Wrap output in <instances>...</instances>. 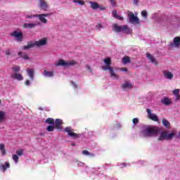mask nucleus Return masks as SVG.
Returning a JSON list of instances; mask_svg holds the SVG:
<instances>
[{
    "label": "nucleus",
    "mask_w": 180,
    "mask_h": 180,
    "mask_svg": "<svg viewBox=\"0 0 180 180\" xmlns=\"http://www.w3.org/2000/svg\"><path fill=\"white\" fill-rule=\"evenodd\" d=\"M13 160L18 164V162H19V156H18V155H13Z\"/></svg>",
    "instance_id": "obj_36"
},
{
    "label": "nucleus",
    "mask_w": 180,
    "mask_h": 180,
    "mask_svg": "<svg viewBox=\"0 0 180 180\" xmlns=\"http://www.w3.org/2000/svg\"><path fill=\"white\" fill-rule=\"evenodd\" d=\"M27 74L31 81H34V69L28 68L27 69Z\"/></svg>",
    "instance_id": "obj_16"
},
{
    "label": "nucleus",
    "mask_w": 180,
    "mask_h": 180,
    "mask_svg": "<svg viewBox=\"0 0 180 180\" xmlns=\"http://www.w3.org/2000/svg\"><path fill=\"white\" fill-rule=\"evenodd\" d=\"M175 136V133L172 132L168 134V131H162L160 137L158 139V141H164V140H172Z\"/></svg>",
    "instance_id": "obj_4"
},
{
    "label": "nucleus",
    "mask_w": 180,
    "mask_h": 180,
    "mask_svg": "<svg viewBox=\"0 0 180 180\" xmlns=\"http://www.w3.org/2000/svg\"><path fill=\"white\" fill-rule=\"evenodd\" d=\"M34 47V42L33 41H28L27 45L23 46V50H30V49H33Z\"/></svg>",
    "instance_id": "obj_22"
},
{
    "label": "nucleus",
    "mask_w": 180,
    "mask_h": 180,
    "mask_svg": "<svg viewBox=\"0 0 180 180\" xmlns=\"http://www.w3.org/2000/svg\"><path fill=\"white\" fill-rule=\"evenodd\" d=\"M163 77L166 78V79H172L174 78V74L168 70L162 71Z\"/></svg>",
    "instance_id": "obj_14"
},
{
    "label": "nucleus",
    "mask_w": 180,
    "mask_h": 180,
    "mask_svg": "<svg viewBox=\"0 0 180 180\" xmlns=\"http://www.w3.org/2000/svg\"><path fill=\"white\" fill-rule=\"evenodd\" d=\"M64 131L68 134L69 137H72V139H79L81 137V134L74 132V129L71 127H66Z\"/></svg>",
    "instance_id": "obj_5"
},
{
    "label": "nucleus",
    "mask_w": 180,
    "mask_h": 180,
    "mask_svg": "<svg viewBox=\"0 0 180 180\" xmlns=\"http://www.w3.org/2000/svg\"><path fill=\"white\" fill-rule=\"evenodd\" d=\"M11 37H15L17 41H23V32L14 31L11 34Z\"/></svg>",
    "instance_id": "obj_9"
},
{
    "label": "nucleus",
    "mask_w": 180,
    "mask_h": 180,
    "mask_svg": "<svg viewBox=\"0 0 180 180\" xmlns=\"http://www.w3.org/2000/svg\"><path fill=\"white\" fill-rule=\"evenodd\" d=\"M161 102L163 105H165V106H169V105H172V101H171V99L167 97L162 98Z\"/></svg>",
    "instance_id": "obj_19"
},
{
    "label": "nucleus",
    "mask_w": 180,
    "mask_h": 180,
    "mask_svg": "<svg viewBox=\"0 0 180 180\" xmlns=\"http://www.w3.org/2000/svg\"><path fill=\"white\" fill-rule=\"evenodd\" d=\"M5 149V145L4 143L0 144V150Z\"/></svg>",
    "instance_id": "obj_48"
},
{
    "label": "nucleus",
    "mask_w": 180,
    "mask_h": 180,
    "mask_svg": "<svg viewBox=\"0 0 180 180\" xmlns=\"http://www.w3.org/2000/svg\"><path fill=\"white\" fill-rule=\"evenodd\" d=\"M146 57L147 58H148L149 60H150V62L153 64H155V65H158V62L157 61V59H155V57L153 56V55H150L149 53H147Z\"/></svg>",
    "instance_id": "obj_17"
},
{
    "label": "nucleus",
    "mask_w": 180,
    "mask_h": 180,
    "mask_svg": "<svg viewBox=\"0 0 180 180\" xmlns=\"http://www.w3.org/2000/svg\"><path fill=\"white\" fill-rule=\"evenodd\" d=\"M39 8H40V9H42V11H46L49 9V4H47V2L44 0H39Z\"/></svg>",
    "instance_id": "obj_13"
},
{
    "label": "nucleus",
    "mask_w": 180,
    "mask_h": 180,
    "mask_svg": "<svg viewBox=\"0 0 180 180\" xmlns=\"http://www.w3.org/2000/svg\"><path fill=\"white\" fill-rule=\"evenodd\" d=\"M37 26V23H24L23 27L24 29H34Z\"/></svg>",
    "instance_id": "obj_20"
},
{
    "label": "nucleus",
    "mask_w": 180,
    "mask_h": 180,
    "mask_svg": "<svg viewBox=\"0 0 180 180\" xmlns=\"http://www.w3.org/2000/svg\"><path fill=\"white\" fill-rule=\"evenodd\" d=\"M113 32L116 33H125L126 34H130L131 33V30L129 28L128 25H121L119 26L117 24H114L112 26Z\"/></svg>",
    "instance_id": "obj_2"
},
{
    "label": "nucleus",
    "mask_w": 180,
    "mask_h": 180,
    "mask_svg": "<svg viewBox=\"0 0 180 180\" xmlns=\"http://www.w3.org/2000/svg\"><path fill=\"white\" fill-rule=\"evenodd\" d=\"M25 84L26 85V86H30V80L27 79L25 82Z\"/></svg>",
    "instance_id": "obj_44"
},
{
    "label": "nucleus",
    "mask_w": 180,
    "mask_h": 180,
    "mask_svg": "<svg viewBox=\"0 0 180 180\" xmlns=\"http://www.w3.org/2000/svg\"><path fill=\"white\" fill-rule=\"evenodd\" d=\"M121 71H124V72H127V68H121Z\"/></svg>",
    "instance_id": "obj_53"
},
{
    "label": "nucleus",
    "mask_w": 180,
    "mask_h": 180,
    "mask_svg": "<svg viewBox=\"0 0 180 180\" xmlns=\"http://www.w3.org/2000/svg\"><path fill=\"white\" fill-rule=\"evenodd\" d=\"M90 4V8L94 11H96V9H99V4L96 1H89Z\"/></svg>",
    "instance_id": "obj_21"
},
{
    "label": "nucleus",
    "mask_w": 180,
    "mask_h": 180,
    "mask_svg": "<svg viewBox=\"0 0 180 180\" xmlns=\"http://www.w3.org/2000/svg\"><path fill=\"white\" fill-rule=\"evenodd\" d=\"M75 64H77L75 60L67 62L64 59H60L58 62L55 63L56 67H71L75 65Z\"/></svg>",
    "instance_id": "obj_3"
},
{
    "label": "nucleus",
    "mask_w": 180,
    "mask_h": 180,
    "mask_svg": "<svg viewBox=\"0 0 180 180\" xmlns=\"http://www.w3.org/2000/svg\"><path fill=\"white\" fill-rule=\"evenodd\" d=\"M162 123L165 126V127H169L171 124H169V122L165 119L162 120Z\"/></svg>",
    "instance_id": "obj_32"
},
{
    "label": "nucleus",
    "mask_w": 180,
    "mask_h": 180,
    "mask_svg": "<svg viewBox=\"0 0 180 180\" xmlns=\"http://www.w3.org/2000/svg\"><path fill=\"white\" fill-rule=\"evenodd\" d=\"M27 18L30 19L31 18H36V15H27Z\"/></svg>",
    "instance_id": "obj_52"
},
{
    "label": "nucleus",
    "mask_w": 180,
    "mask_h": 180,
    "mask_svg": "<svg viewBox=\"0 0 180 180\" xmlns=\"http://www.w3.org/2000/svg\"><path fill=\"white\" fill-rule=\"evenodd\" d=\"M98 9H100V11H105L106 8L104 7L103 6L99 5Z\"/></svg>",
    "instance_id": "obj_43"
},
{
    "label": "nucleus",
    "mask_w": 180,
    "mask_h": 180,
    "mask_svg": "<svg viewBox=\"0 0 180 180\" xmlns=\"http://www.w3.org/2000/svg\"><path fill=\"white\" fill-rule=\"evenodd\" d=\"M56 129V127L55 126H53V125H49L46 127V130L48 131H54V129Z\"/></svg>",
    "instance_id": "obj_34"
},
{
    "label": "nucleus",
    "mask_w": 180,
    "mask_h": 180,
    "mask_svg": "<svg viewBox=\"0 0 180 180\" xmlns=\"http://www.w3.org/2000/svg\"><path fill=\"white\" fill-rule=\"evenodd\" d=\"M53 124L56 130H59V131H63V124H64V122H63V120L56 119Z\"/></svg>",
    "instance_id": "obj_11"
},
{
    "label": "nucleus",
    "mask_w": 180,
    "mask_h": 180,
    "mask_svg": "<svg viewBox=\"0 0 180 180\" xmlns=\"http://www.w3.org/2000/svg\"><path fill=\"white\" fill-rule=\"evenodd\" d=\"M158 131H160V130L157 127H147L145 130V133L148 134V136L158 134Z\"/></svg>",
    "instance_id": "obj_6"
},
{
    "label": "nucleus",
    "mask_w": 180,
    "mask_h": 180,
    "mask_svg": "<svg viewBox=\"0 0 180 180\" xmlns=\"http://www.w3.org/2000/svg\"><path fill=\"white\" fill-rule=\"evenodd\" d=\"M109 1L112 6H116V3L115 2V0H109Z\"/></svg>",
    "instance_id": "obj_46"
},
{
    "label": "nucleus",
    "mask_w": 180,
    "mask_h": 180,
    "mask_svg": "<svg viewBox=\"0 0 180 180\" xmlns=\"http://www.w3.org/2000/svg\"><path fill=\"white\" fill-rule=\"evenodd\" d=\"M15 153L17 154V155H18V157H22V155H23V150L20 149L18 150H16Z\"/></svg>",
    "instance_id": "obj_35"
},
{
    "label": "nucleus",
    "mask_w": 180,
    "mask_h": 180,
    "mask_svg": "<svg viewBox=\"0 0 180 180\" xmlns=\"http://www.w3.org/2000/svg\"><path fill=\"white\" fill-rule=\"evenodd\" d=\"M141 16H143V18H144V19H147V18L148 16V13H147V11H146V10L142 11Z\"/></svg>",
    "instance_id": "obj_33"
},
{
    "label": "nucleus",
    "mask_w": 180,
    "mask_h": 180,
    "mask_svg": "<svg viewBox=\"0 0 180 180\" xmlns=\"http://www.w3.org/2000/svg\"><path fill=\"white\" fill-rule=\"evenodd\" d=\"M18 56H20V57H22L23 60H30V58H29L27 54L23 55V52L22 51L18 52Z\"/></svg>",
    "instance_id": "obj_28"
},
{
    "label": "nucleus",
    "mask_w": 180,
    "mask_h": 180,
    "mask_svg": "<svg viewBox=\"0 0 180 180\" xmlns=\"http://www.w3.org/2000/svg\"><path fill=\"white\" fill-rule=\"evenodd\" d=\"M86 70H88L89 72H92V68H91V66H89V65H86Z\"/></svg>",
    "instance_id": "obj_41"
},
{
    "label": "nucleus",
    "mask_w": 180,
    "mask_h": 180,
    "mask_svg": "<svg viewBox=\"0 0 180 180\" xmlns=\"http://www.w3.org/2000/svg\"><path fill=\"white\" fill-rule=\"evenodd\" d=\"M47 45V38H43L39 41H34V47H43V46Z\"/></svg>",
    "instance_id": "obj_12"
},
{
    "label": "nucleus",
    "mask_w": 180,
    "mask_h": 180,
    "mask_svg": "<svg viewBox=\"0 0 180 180\" xmlns=\"http://www.w3.org/2000/svg\"><path fill=\"white\" fill-rule=\"evenodd\" d=\"M56 120H54V119L49 117L46 120L45 123H47L48 124H54Z\"/></svg>",
    "instance_id": "obj_29"
},
{
    "label": "nucleus",
    "mask_w": 180,
    "mask_h": 180,
    "mask_svg": "<svg viewBox=\"0 0 180 180\" xmlns=\"http://www.w3.org/2000/svg\"><path fill=\"white\" fill-rule=\"evenodd\" d=\"M148 117L150 120H153V122H158V117L155 114L148 113Z\"/></svg>",
    "instance_id": "obj_24"
},
{
    "label": "nucleus",
    "mask_w": 180,
    "mask_h": 180,
    "mask_svg": "<svg viewBox=\"0 0 180 180\" xmlns=\"http://www.w3.org/2000/svg\"><path fill=\"white\" fill-rule=\"evenodd\" d=\"M6 56H11V51L9 49L6 51Z\"/></svg>",
    "instance_id": "obj_51"
},
{
    "label": "nucleus",
    "mask_w": 180,
    "mask_h": 180,
    "mask_svg": "<svg viewBox=\"0 0 180 180\" xmlns=\"http://www.w3.org/2000/svg\"><path fill=\"white\" fill-rule=\"evenodd\" d=\"M121 88L124 91H127V89H131V88H133V85L131 84V83L126 82L121 85Z\"/></svg>",
    "instance_id": "obj_18"
},
{
    "label": "nucleus",
    "mask_w": 180,
    "mask_h": 180,
    "mask_svg": "<svg viewBox=\"0 0 180 180\" xmlns=\"http://www.w3.org/2000/svg\"><path fill=\"white\" fill-rule=\"evenodd\" d=\"M44 77H54V72H49L47 70H44Z\"/></svg>",
    "instance_id": "obj_27"
},
{
    "label": "nucleus",
    "mask_w": 180,
    "mask_h": 180,
    "mask_svg": "<svg viewBox=\"0 0 180 180\" xmlns=\"http://www.w3.org/2000/svg\"><path fill=\"white\" fill-rule=\"evenodd\" d=\"M8 168H11V164L9 162H6L4 165L1 166V169L3 172H5Z\"/></svg>",
    "instance_id": "obj_23"
},
{
    "label": "nucleus",
    "mask_w": 180,
    "mask_h": 180,
    "mask_svg": "<svg viewBox=\"0 0 180 180\" xmlns=\"http://www.w3.org/2000/svg\"><path fill=\"white\" fill-rule=\"evenodd\" d=\"M71 85H72L73 88H75V89H77V88H78V84H76L75 82H71Z\"/></svg>",
    "instance_id": "obj_42"
},
{
    "label": "nucleus",
    "mask_w": 180,
    "mask_h": 180,
    "mask_svg": "<svg viewBox=\"0 0 180 180\" xmlns=\"http://www.w3.org/2000/svg\"><path fill=\"white\" fill-rule=\"evenodd\" d=\"M11 78L17 79V81H23V76L18 72L11 74Z\"/></svg>",
    "instance_id": "obj_15"
},
{
    "label": "nucleus",
    "mask_w": 180,
    "mask_h": 180,
    "mask_svg": "<svg viewBox=\"0 0 180 180\" xmlns=\"http://www.w3.org/2000/svg\"><path fill=\"white\" fill-rule=\"evenodd\" d=\"M122 165H123V167H126V162L122 163Z\"/></svg>",
    "instance_id": "obj_55"
},
{
    "label": "nucleus",
    "mask_w": 180,
    "mask_h": 180,
    "mask_svg": "<svg viewBox=\"0 0 180 180\" xmlns=\"http://www.w3.org/2000/svg\"><path fill=\"white\" fill-rule=\"evenodd\" d=\"M128 19L129 20V23H132V25H139L140 19H139L133 12H129L128 14Z\"/></svg>",
    "instance_id": "obj_7"
},
{
    "label": "nucleus",
    "mask_w": 180,
    "mask_h": 180,
    "mask_svg": "<svg viewBox=\"0 0 180 180\" xmlns=\"http://www.w3.org/2000/svg\"><path fill=\"white\" fill-rule=\"evenodd\" d=\"M83 155H89L90 157H95V154L89 153L88 150H83L82 152Z\"/></svg>",
    "instance_id": "obj_30"
},
{
    "label": "nucleus",
    "mask_w": 180,
    "mask_h": 180,
    "mask_svg": "<svg viewBox=\"0 0 180 180\" xmlns=\"http://www.w3.org/2000/svg\"><path fill=\"white\" fill-rule=\"evenodd\" d=\"M134 5L139 6V0H134Z\"/></svg>",
    "instance_id": "obj_49"
},
{
    "label": "nucleus",
    "mask_w": 180,
    "mask_h": 180,
    "mask_svg": "<svg viewBox=\"0 0 180 180\" xmlns=\"http://www.w3.org/2000/svg\"><path fill=\"white\" fill-rule=\"evenodd\" d=\"M115 19H118V20H123V17L117 15L116 17H115Z\"/></svg>",
    "instance_id": "obj_47"
},
{
    "label": "nucleus",
    "mask_w": 180,
    "mask_h": 180,
    "mask_svg": "<svg viewBox=\"0 0 180 180\" xmlns=\"http://www.w3.org/2000/svg\"><path fill=\"white\" fill-rule=\"evenodd\" d=\"M112 15L113 18H115L117 15V11L116 10H113L112 12Z\"/></svg>",
    "instance_id": "obj_40"
},
{
    "label": "nucleus",
    "mask_w": 180,
    "mask_h": 180,
    "mask_svg": "<svg viewBox=\"0 0 180 180\" xmlns=\"http://www.w3.org/2000/svg\"><path fill=\"white\" fill-rule=\"evenodd\" d=\"M0 113H4V112L3 111H0Z\"/></svg>",
    "instance_id": "obj_58"
},
{
    "label": "nucleus",
    "mask_w": 180,
    "mask_h": 180,
    "mask_svg": "<svg viewBox=\"0 0 180 180\" xmlns=\"http://www.w3.org/2000/svg\"><path fill=\"white\" fill-rule=\"evenodd\" d=\"M72 2H74V4H78L79 5H82V6H84V5H85V1L82 0H73Z\"/></svg>",
    "instance_id": "obj_31"
},
{
    "label": "nucleus",
    "mask_w": 180,
    "mask_h": 180,
    "mask_svg": "<svg viewBox=\"0 0 180 180\" xmlns=\"http://www.w3.org/2000/svg\"><path fill=\"white\" fill-rule=\"evenodd\" d=\"M72 146H75V143H72Z\"/></svg>",
    "instance_id": "obj_57"
},
{
    "label": "nucleus",
    "mask_w": 180,
    "mask_h": 180,
    "mask_svg": "<svg viewBox=\"0 0 180 180\" xmlns=\"http://www.w3.org/2000/svg\"><path fill=\"white\" fill-rule=\"evenodd\" d=\"M104 63L105 65L102 67V70H103V71H110V75L111 78H113V79H119V75H116V73H115V70H113V68L110 67L112 64V60L110 58H105Z\"/></svg>",
    "instance_id": "obj_1"
},
{
    "label": "nucleus",
    "mask_w": 180,
    "mask_h": 180,
    "mask_svg": "<svg viewBox=\"0 0 180 180\" xmlns=\"http://www.w3.org/2000/svg\"><path fill=\"white\" fill-rule=\"evenodd\" d=\"M0 105H1V100H0Z\"/></svg>",
    "instance_id": "obj_59"
},
{
    "label": "nucleus",
    "mask_w": 180,
    "mask_h": 180,
    "mask_svg": "<svg viewBox=\"0 0 180 180\" xmlns=\"http://www.w3.org/2000/svg\"><path fill=\"white\" fill-rule=\"evenodd\" d=\"M179 89H176L173 91V94L176 96V100L179 101Z\"/></svg>",
    "instance_id": "obj_25"
},
{
    "label": "nucleus",
    "mask_w": 180,
    "mask_h": 180,
    "mask_svg": "<svg viewBox=\"0 0 180 180\" xmlns=\"http://www.w3.org/2000/svg\"><path fill=\"white\" fill-rule=\"evenodd\" d=\"M103 27L102 26V25L101 24H98L96 26V30H101V29H103Z\"/></svg>",
    "instance_id": "obj_39"
},
{
    "label": "nucleus",
    "mask_w": 180,
    "mask_h": 180,
    "mask_svg": "<svg viewBox=\"0 0 180 180\" xmlns=\"http://www.w3.org/2000/svg\"><path fill=\"white\" fill-rule=\"evenodd\" d=\"M2 155H6V150L5 149L1 150Z\"/></svg>",
    "instance_id": "obj_50"
},
{
    "label": "nucleus",
    "mask_w": 180,
    "mask_h": 180,
    "mask_svg": "<svg viewBox=\"0 0 180 180\" xmlns=\"http://www.w3.org/2000/svg\"><path fill=\"white\" fill-rule=\"evenodd\" d=\"M133 123H134V124H137V123H139V119L134 118L133 119Z\"/></svg>",
    "instance_id": "obj_45"
},
{
    "label": "nucleus",
    "mask_w": 180,
    "mask_h": 180,
    "mask_svg": "<svg viewBox=\"0 0 180 180\" xmlns=\"http://www.w3.org/2000/svg\"><path fill=\"white\" fill-rule=\"evenodd\" d=\"M147 113H151V110L150 108L146 109Z\"/></svg>",
    "instance_id": "obj_54"
},
{
    "label": "nucleus",
    "mask_w": 180,
    "mask_h": 180,
    "mask_svg": "<svg viewBox=\"0 0 180 180\" xmlns=\"http://www.w3.org/2000/svg\"><path fill=\"white\" fill-rule=\"evenodd\" d=\"M39 110H43V108H39Z\"/></svg>",
    "instance_id": "obj_56"
},
{
    "label": "nucleus",
    "mask_w": 180,
    "mask_h": 180,
    "mask_svg": "<svg viewBox=\"0 0 180 180\" xmlns=\"http://www.w3.org/2000/svg\"><path fill=\"white\" fill-rule=\"evenodd\" d=\"M53 13H41L36 15V18H38V19L42 23H47V16H51Z\"/></svg>",
    "instance_id": "obj_10"
},
{
    "label": "nucleus",
    "mask_w": 180,
    "mask_h": 180,
    "mask_svg": "<svg viewBox=\"0 0 180 180\" xmlns=\"http://www.w3.org/2000/svg\"><path fill=\"white\" fill-rule=\"evenodd\" d=\"M13 71L14 72H19V71H20V67L19 66L13 67Z\"/></svg>",
    "instance_id": "obj_37"
},
{
    "label": "nucleus",
    "mask_w": 180,
    "mask_h": 180,
    "mask_svg": "<svg viewBox=\"0 0 180 180\" xmlns=\"http://www.w3.org/2000/svg\"><path fill=\"white\" fill-rule=\"evenodd\" d=\"M122 63L123 64H130V63H131V60H130V58L129 56H124L122 58Z\"/></svg>",
    "instance_id": "obj_26"
},
{
    "label": "nucleus",
    "mask_w": 180,
    "mask_h": 180,
    "mask_svg": "<svg viewBox=\"0 0 180 180\" xmlns=\"http://www.w3.org/2000/svg\"><path fill=\"white\" fill-rule=\"evenodd\" d=\"M5 120V113H0V123Z\"/></svg>",
    "instance_id": "obj_38"
},
{
    "label": "nucleus",
    "mask_w": 180,
    "mask_h": 180,
    "mask_svg": "<svg viewBox=\"0 0 180 180\" xmlns=\"http://www.w3.org/2000/svg\"><path fill=\"white\" fill-rule=\"evenodd\" d=\"M180 46V37H176L173 39V43L169 44V49H179Z\"/></svg>",
    "instance_id": "obj_8"
}]
</instances>
